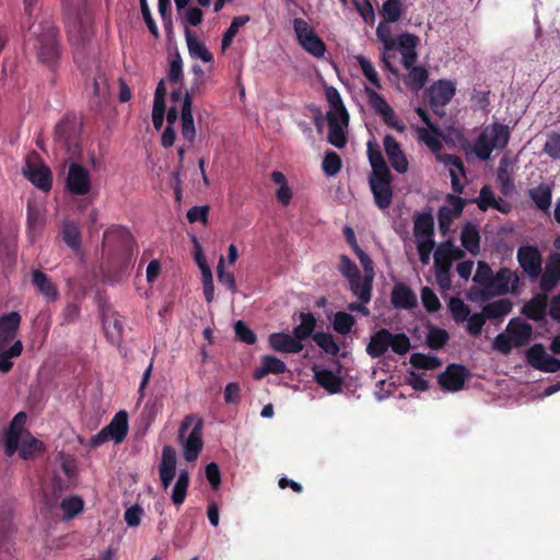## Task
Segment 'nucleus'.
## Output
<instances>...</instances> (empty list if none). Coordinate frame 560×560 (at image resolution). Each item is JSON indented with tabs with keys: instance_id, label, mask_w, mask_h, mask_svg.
Returning a JSON list of instances; mask_svg holds the SVG:
<instances>
[{
	"instance_id": "10",
	"label": "nucleus",
	"mask_w": 560,
	"mask_h": 560,
	"mask_svg": "<svg viewBox=\"0 0 560 560\" xmlns=\"http://www.w3.org/2000/svg\"><path fill=\"white\" fill-rule=\"evenodd\" d=\"M292 26L298 44L313 57L323 58L326 46L310 22L302 18H295L292 21Z\"/></svg>"
},
{
	"instance_id": "40",
	"label": "nucleus",
	"mask_w": 560,
	"mask_h": 560,
	"mask_svg": "<svg viewBox=\"0 0 560 560\" xmlns=\"http://www.w3.org/2000/svg\"><path fill=\"white\" fill-rule=\"evenodd\" d=\"M460 242L467 252L476 256L480 249V235L477 228L471 223L465 224L460 233Z\"/></svg>"
},
{
	"instance_id": "45",
	"label": "nucleus",
	"mask_w": 560,
	"mask_h": 560,
	"mask_svg": "<svg viewBox=\"0 0 560 560\" xmlns=\"http://www.w3.org/2000/svg\"><path fill=\"white\" fill-rule=\"evenodd\" d=\"M185 35L188 51L192 58L200 59L203 62H211L213 60L212 54L205 46V44L195 38L188 30L186 31Z\"/></svg>"
},
{
	"instance_id": "55",
	"label": "nucleus",
	"mask_w": 560,
	"mask_h": 560,
	"mask_svg": "<svg viewBox=\"0 0 560 560\" xmlns=\"http://www.w3.org/2000/svg\"><path fill=\"white\" fill-rule=\"evenodd\" d=\"M62 238L73 249H79L81 237L79 228L73 222H65L62 225Z\"/></svg>"
},
{
	"instance_id": "9",
	"label": "nucleus",
	"mask_w": 560,
	"mask_h": 560,
	"mask_svg": "<svg viewBox=\"0 0 560 560\" xmlns=\"http://www.w3.org/2000/svg\"><path fill=\"white\" fill-rule=\"evenodd\" d=\"M388 348L398 354H406L410 349V340L405 334H392L382 328L371 337L366 352L372 358H380Z\"/></svg>"
},
{
	"instance_id": "59",
	"label": "nucleus",
	"mask_w": 560,
	"mask_h": 560,
	"mask_svg": "<svg viewBox=\"0 0 560 560\" xmlns=\"http://www.w3.org/2000/svg\"><path fill=\"white\" fill-rule=\"evenodd\" d=\"M410 362L418 369L433 370L441 365V361L435 355H428L423 353H413Z\"/></svg>"
},
{
	"instance_id": "31",
	"label": "nucleus",
	"mask_w": 560,
	"mask_h": 560,
	"mask_svg": "<svg viewBox=\"0 0 560 560\" xmlns=\"http://www.w3.org/2000/svg\"><path fill=\"white\" fill-rule=\"evenodd\" d=\"M463 250L451 242L442 243L434 252V267L451 268L453 260L463 257Z\"/></svg>"
},
{
	"instance_id": "6",
	"label": "nucleus",
	"mask_w": 560,
	"mask_h": 560,
	"mask_svg": "<svg viewBox=\"0 0 560 560\" xmlns=\"http://www.w3.org/2000/svg\"><path fill=\"white\" fill-rule=\"evenodd\" d=\"M202 428L203 421L197 415L186 416L179 427L178 442L187 462H195L203 447Z\"/></svg>"
},
{
	"instance_id": "60",
	"label": "nucleus",
	"mask_w": 560,
	"mask_h": 560,
	"mask_svg": "<svg viewBox=\"0 0 560 560\" xmlns=\"http://www.w3.org/2000/svg\"><path fill=\"white\" fill-rule=\"evenodd\" d=\"M405 69L408 71L410 85L415 89H421L428 79L427 70L423 67H417L416 65Z\"/></svg>"
},
{
	"instance_id": "14",
	"label": "nucleus",
	"mask_w": 560,
	"mask_h": 560,
	"mask_svg": "<svg viewBox=\"0 0 560 560\" xmlns=\"http://www.w3.org/2000/svg\"><path fill=\"white\" fill-rule=\"evenodd\" d=\"M339 271L346 277L350 283V289L360 302L369 303L371 300V293L369 292L368 298L362 294L364 287V279L360 276L359 269L351 259L345 255L340 257Z\"/></svg>"
},
{
	"instance_id": "46",
	"label": "nucleus",
	"mask_w": 560,
	"mask_h": 560,
	"mask_svg": "<svg viewBox=\"0 0 560 560\" xmlns=\"http://www.w3.org/2000/svg\"><path fill=\"white\" fill-rule=\"evenodd\" d=\"M547 308V295L535 296L524 305L523 313L530 319L540 320L545 317Z\"/></svg>"
},
{
	"instance_id": "30",
	"label": "nucleus",
	"mask_w": 560,
	"mask_h": 560,
	"mask_svg": "<svg viewBox=\"0 0 560 560\" xmlns=\"http://www.w3.org/2000/svg\"><path fill=\"white\" fill-rule=\"evenodd\" d=\"M506 332L510 335L514 347H522L530 340L533 329L525 320L513 318L508 324Z\"/></svg>"
},
{
	"instance_id": "16",
	"label": "nucleus",
	"mask_w": 560,
	"mask_h": 560,
	"mask_svg": "<svg viewBox=\"0 0 560 560\" xmlns=\"http://www.w3.org/2000/svg\"><path fill=\"white\" fill-rule=\"evenodd\" d=\"M369 184L373 194L374 202L381 210H386L393 199L392 175L370 176Z\"/></svg>"
},
{
	"instance_id": "44",
	"label": "nucleus",
	"mask_w": 560,
	"mask_h": 560,
	"mask_svg": "<svg viewBox=\"0 0 560 560\" xmlns=\"http://www.w3.org/2000/svg\"><path fill=\"white\" fill-rule=\"evenodd\" d=\"M189 472L187 469H182L172 489L171 499L175 505H182L186 499L187 490L189 487Z\"/></svg>"
},
{
	"instance_id": "24",
	"label": "nucleus",
	"mask_w": 560,
	"mask_h": 560,
	"mask_svg": "<svg viewBox=\"0 0 560 560\" xmlns=\"http://www.w3.org/2000/svg\"><path fill=\"white\" fill-rule=\"evenodd\" d=\"M518 276L515 271L503 268L491 280L488 293L492 295H501L514 292L518 284Z\"/></svg>"
},
{
	"instance_id": "35",
	"label": "nucleus",
	"mask_w": 560,
	"mask_h": 560,
	"mask_svg": "<svg viewBox=\"0 0 560 560\" xmlns=\"http://www.w3.org/2000/svg\"><path fill=\"white\" fill-rule=\"evenodd\" d=\"M417 295L405 284H396L392 292L395 307L410 310L417 306Z\"/></svg>"
},
{
	"instance_id": "52",
	"label": "nucleus",
	"mask_w": 560,
	"mask_h": 560,
	"mask_svg": "<svg viewBox=\"0 0 560 560\" xmlns=\"http://www.w3.org/2000/svg\"><path fill=\"white\" fill-rule=\"evenodd\" d=\"M478 207L481 210H487L488 208H495L500 211H504L503 207L501 206L502 200L497 199L491 188L488 186H485L479 194V197L477 199Z\"/></svg>"
},
{
	"instance_id": "27",
	"label": "nucleus",
	"mask_w": 560,
	"mask_h": 560,
	"mask_svg": "<svg viewBox=\"0 0 560 560\" xmlns=\"http://www.w3.org/2000/svg\"><path fill=\"white\" fill-rule=\"evenodd\" d=\"M517 259L529 277H537L541 270V256L537 248L523 246L517 252Z\"/></svg>"
},
{
	"instance_id": "4",
	"label": "nucleus",
	"mask_w": 560,
	"mask_h": 560,
	"mask_svg": "<svg viewBox=\"0 0 560 560\" xmlns=\"http://www.w3.org/2000/svg\"><path fill=\"white\" fill-rule=\"evenodd\" d=\"M417 133L419 141L423 142L435 154L436 160L447 167L452 179L453 190L460 194L463 191L460 177L465 174L462 160L452 154L440 153L443 148V143L433 126H429L428 128L418 127Z\"/></svg>"
},
{
	"instance_id": "32",
	"label": "nucleus",
	"mask_w": 560,
	"mask_h": 560,
	"mask_svg": "<svg viewBox=\"0 0 560 560\" xmlns=\"http://www.w3.org/2000/svg\"><path fill=\"white\" fill-rule=\"evenodd\" d=\"M560 280V254H553L549 257L545 271L540 279V288L544 291H550Z\"/></svg>"
},
{
	"instance_id": "28",
	"label": "nucleus",
	"mask_w": 560,
	"mask_h": 560,
	"mask_svg": "<svg viewBox=\"0 0 560 560\" xmlns=\"http://www.w3.org/2000/svg\"><path fill=\"white\" fill-rule=\"evenodd\" d=\"M268 343L277 352L299 353L303 350V343L296 340L294 335L285 332H272L269 335Z\"/></svg>"
},
{
	"instance_id": "25",
	"label": "nucleus",
	"mask_w": 560,
	"mask_h": 560,
	"mask_svg": "<svg viewBox=\"0 0 560 560\" xmlns=\"http://www.w3.org/2000/svg\"><path fill=\"white\" fill-rule=\"evenodd\" d=\"M469 373L465 366L451 364L445 372L439 376V384L447 390L457 392L463 388Z\"/></svg>"
},
{
	"instance_id": "43",
	"label": "nucleus",
	"mask_w": 560,
	"mask_h": 560,
	"mask_svg": "<svg viewBox=\"0 0 560 560\" xmlns=\"http://www.w3.org/2000/svg\"><path fill=\"white\" fill-rule=\"evenodd\" d=\"M270 177L271 180L278 186V189L276 190L277 200L281 205L288 206L292 200L293 194L284 174L276 171L271 173Z\"/></svg>"
},
{
	"instance_id": "51",
	"label": "nucleus",
	"mask_w": 560,
	"mask_h": 560,
	"mask_svg": "<svg viewBox=\"0 0 560 560\" xmlns=\"http://www.w3.org/2000/svg\"><path fill=\"white\" fill-rule=\"evenodd\" d=\"M248 21L249 16H237L232 20L229 28L225 31L222 37L221 48L223 51L230 47L241 26L246 24Z\"/></svg>"
},
{
	"instance_id": "63",
	"label": "nucleus",
	"mask_w": 560,
	"mask_h": 560,
	"mask_svg": "<svg viewBox=\"0 0 560 560\" xmlns=\"http://www.w3.org/2000/svg\"><path fill=\"white\" fill-rule=\"evenodd\" d=\"M354 7L366 24L373 25L375 22L374 7L370 0H353Z\"/></svg>"
},
{
	"instance_id": "13",
	"label": "nucleus",
	"mask_w": 560,
	"mask_h": 560,
	"mask_svg": "<svg viewBox=\"0 0 560 560\" xmlns=\"http://www.w3.org/2000/svg\"><path fill=\"white\" fill-rule=\"evenodd\" d=\"M364 92L368 96L369 104L375 113L383 119V121L390 128L399 132L405 131V125L397 118L394 109L389 106L386 100L371 88L364 86Z\"/></svg>"
},
{
	"instance_id": "17",
	"label": "nucleus",
	"mask_w": 560,
	"mask_h": 560,
	"mask_svg": "<svg viewBox=\"0 0 560 560\" xmlns=\"http://www.w3.org/2000/svg\"><path fill=\"white\" fill-rule=\"evenodd\" d=\"M455 94V85L451 81L440 80L433 83L428 91V98L431 108L442 115L443 112L440 109L447 104Z\"/></svg>"
},
{
	"instance_id": "54",
	"label": "nucleus",
	"mask_w": 560,
	"mask_h": 560,
	"mask_svg": "<svg viewBox=\"0 0 560 560\" xmlns=\"http://www.w3.org/2000/svg\"><path fill=\"white\" fill-rule=\"evenodd\" d=\"M450 312L457 323L465 322L470 315V308L463 300L458 298H452L448 302Z\"/></svg>"
},
{
	"instance_id": "57",
	"label": "nucleus",
	"mask_w": 560,
	"mask_h": 560,
	"mask_svg": "<svg viewBox=\"0 0 560 560\" xmlns=\"http://www.w3.org/2000/svg\"><path fill=\"white\" fill-rule=\"evenodd\" d=\"M167 74L170 82H182L184 77L183 59L178 52H175L172 56H170Z\"/></svg>"
},
{
	"instance_id": "53",
	"label": "nucleus",
	"mask_w": 560,
	"mask_h": 560,
	"mask_svg": "<svg viewBox=\"0 0 560 560\" xmlns=\"http://www.w3.org/2000/svg\"><path fill=\"white\" fill-rule=\"evenodd\" d=\"M354 323L355 319L351 314L338 312L335 314L332 327L338 334L347 335L351 331Z\"/></svg>"
},
{
	"instance_id": "3",
	"label": "nucleus",
	"mask_w": 560,
	"mask_h": 560,
	"mask_svg": "<svg viewBox=\"0 0 560 560\" xmlns=\"http://www.w3.org/2000/svg\"><path fill=\"white\" fill-rule=\"evenodd\" d=\"M325 95L329 104V110L326 114L329 129L328 142L341 149L347 142L346 132L349 125V115L336 88H326Z\"/></svg>"
},
{
	"instance_id": "21",
	"label": "nucleus",
	"mask_w": 560,
	"mask_h": 560,
	"mask_svg": "<svg viewBox=\"0 0 560 560\" xmlns=\"http://www.w3.org/2000/svg\"><path fill=\"white\" fill-rule=\"evenodd\" d=\"M390 22H386L385 20L380 22L376 27V37L378 42L382 44V61L386 69L390 72H396L390 62V52L396 48V38H394L392 34V28L389 26Z\"/></svg>"
},
{
	"instance_id": "61",
	"label": "nucleus",
	"mask_w": 560,
	"mask_h": 560,
	"mask_svg": "<svg viewBox=\"0 0 560 560\" xmlns=\"http://www.w3.org/2000/svg\"><path fill=\"white\" fill-rule=\"evenodd\" d=\"M83 500L79 497H69L61 502V509L67 518H72L83 510Z\"/></svg>"
},
{
	"instance_id": "41",
	"label": "nucleus",
	"mask_w": 560,
	"mask_h": 560,
	"mask_svg": "<svg viewBox=\"0 0 560 560\" xmlns=\"http://www.w3.org/2000/svg\"><path fill=\"white\" fill-rule=\"evenodd\" d=\"M402 0H382L378 8L380 14L386 22H398L404 14Z\"/></svg>"
},
{
	"instance_id": "58",
	"label": "nucleus",
	"mask_w": 560,
	"mask_h": 560,
	"mask_svg": "<svg viewBox=\"0 0 560 560\" xmlns=\"http://www.w3.org/2000/svg\"><path fill=\"white\" fill-rule=\"evenodd\" d=\"M322 167L326 176H335L341 170L340 156L335 152H327L324 156Z\"/></svg>"
},
{
	"instance_id": "12",
	"label": "nucleus",
	"mask_w": 560,
	"mask_h": 560,
	"mask_svg": "<svg viewBox=\"0 0 560 560\" xmlns=\"http://www.w3.org/2000/svg\"><path fill=\"white\" fill-rule=\"evenodd\" d=\"M128 432V416L126 411H119L112 421L91 439L93 446H98L107 441L116 444L122 442Z\"/></svg>"
},
{
	"instance_id": "42",
	"label": "nucleus",
	"mask_w": 560,
	"mask_h": 560,
	"mask_svg": "<svg viewBox=\"0 0 560 560\" xmlns=\"http://www.w3.org/2000/svg\"><path fill=\"white\" fill-rule=\"evenodd\" d=\"M354 252L364 270L363 279L365 289L363 290L362 294H364V296L368 298L369 292L371 293L372 291V282L374 279L373 261L370 258V256L366 253H364L361 248H359L357 245H354Z\"/></svg>"
},
{
	"instance_id": "56",
	"label": "nucleus",
	"mask_w": 560,
	"mask_h": 560,
	"mask_svg": "<svg viewBox=\"0 0 560 560\" xmlns=\"http://www.w3.org/2000/svg\"><path fill=\"white\" fill-rule=\"evenodd\" d=\"M313 340L328 354L336 355L340 350L334 337L328 332H316L313 335Z\"/></svg>"
},
{
	"instance_id": "5",
	"label": "nucleus",
	"mask_w": 560,
	"mask_h": 560,
	"mask_svg": "<svg viewBox=\"0 0 560 560\" xmlns=\"http://www.w3.org/2000/svg\"><path fill=\"white\" fill-rule=\"evenodd\" d=\"M65 20L69 39L73 44H82L93 35L92 15L81 0L66 2Z\"/></svg>"
},
{
	"instance_id": "34",
	"label": "nucleus",
	"mask_w": 560,
	"mask_h": 560,
	"mask_svg": "<svg viewBox=\"0 0 560 560\" xmlns=\"http://www.w3.org/2000/svg\"><path fill=\"white\" fill-rule=\"evenodd\" d=\"M315 381L330 394L340 392L341 378L330 370L320 369L317 366L313 368Z\"/></svg>"
},
{
	"instance_id": "49",
	"label": "nucleus",
	"mask_w": 560,
	"mask_h": 560,
	"mask_svg": "<svg viewBox=\"0 0 560 560\" xmlns=\"http://www.w3.org/2000/svg\"><path fill=\"white\" fill-rule=\"evenodd\" d=\"M529 197L539 209L546 211L551 205V188L547 184H540L529 190Z\"/></svg>"
},
{
	"instance_id": "64",
	"label": "nucleus",
	"mask_w": 560,
	"mask_h": 560,
	"mask_svg": "<svg viewBox=\"0 0 560 560\" xmlns=\"http://www.w3.org/2000/svg\"><path fill=\"white\" fill-rule=\"evenodd\" d=\"M542 152L552 160H560V133L552 132L548 135Z\"/></svg>"
},
{
	"instance_id": "8",
	"label": "nucleus",
	"mask_w": 560,
	"mask_h": 560,
	"mask_svg": "<svg viewBox=\"0 0 560 560\" xmlns=\"http://www.w3.org/2000/svg\"><path fill=\"white\" fill-rule=\"evenodd\" d=\"M28 40L32 43L42 61L50 62L57 58V31L50 22H45L38 26H32L31 38Z\"/></svg>"
},
{
	"instance_id": "38",
	"label": "nucleus",
	"mask_w": 560,
	"mask_h": 560,
	"mask_svg": "<svg viewBox=\"0 0 560 560\" xmlns=\"http://www.w3.org/2000/svg\"><path fill=\"white\" fill-rule=\"evenodd\" d=\"M285 363L275 355H265L261 359L260 366L254 372V376L257 380L262 378L267 374H281L285 372Z\"/></svg>"
},
{
	"instance_id": "22",
	"label": "nucleus",
	"mask_w": 560,
	"mask_h": 560,
	"mask_svg": "<svg viewBox=\"0 0 560 560\" xmlns=\"http://www.w3.org/2000/svg\"><path fill=\"white\" fill-rule=\"evenodd\" d=\"M383 145L392 167L398 173H406L409 163L397 140L392 135H386L383 139Z\"/></svg>"
},
{
	"instance_id": "29",
	"label": "nucleus",
	"mask_w": 560,
	"mask_h": 560,
	"mask_svg": "<svg viewBox=\"0 0 560 560\" xmlns=\"http://www.w3.org/2000/svg\"><path fill=\"white\" fill-rule=\"evenodd\" d=\"M182 137L191 143L196 137V129L192 117L191 93L186 92L180 106Z\"/></svg>"
},
{
	"instance_id": "26",
	"label": "nucleus",
	"mask_w": 560,
	"mask_h": 560,
	"mask_svg": "<svg viewBox=\"0 0 560 560\" xmlns=\"http://www.w3.org/2000/svg\"><path fill=\"white\" fill-rule=\"evenodd\" d=\"M434 219L431 213L423 212L415 215L413 235L416 244L434 243Z\"/></svg>"
},
{
	"instance_id": "11",
	"label": "nucleus",
	"mask_w": 560,
	"mask_h": 560,
	"mask_svg": "<svg viewBox=\"0 0 560 560\" xmlns=\"http://www.w3.org/2000/svg\"><path fill=\"white\" fill-rule=\"evenodd\" d=\"M22 173L38 189L43 191L50 190L52 184L51 172L39 154L32 152L26 155Z\"/></svg>"
},
{
	"instance_id": "18",
	"label": "nucleus",
	"mask_w": 560,
	"mask_h": 560,
	"mask_svg": "<svg viewBox=\"0 0 560 560\" xmlns=\"http://www.w3.org/2000/svg\"><path fill=\"white\" fill-rule=\"evenodd\" d=\"M419 42V37L410 33H402L396 38L395 49H397L401 56L404 68L416 65L418 60L417 47Z\"/></svg>"
},
{
	"instance_id": "20",
	"label": "nucleus",
	"mask_w": 560,
	"mask_h": 560,
	"mask_svg": "<svg viewBox=\"0 0 560 560\" xmlns=\"http://www.w3.org/2000/svg\"><path fill=\"white\" fill-rule=\"evenodd\" d=\"M465 201L457 196H448L446 205L440 208L438 213L439 228L446 233L451 224L457 219L464 209Z\"/></svg>"
},
{
	"instance_id": "23",
	"label": "nucleus",
	"mask_w": 560,
	"mask_h": 560,
	"mask_svg": "<svg viewBox=\"0 0 560 560\" xmlns=\"http://www.w3.org/2000/svg\"><path fill=\"white\" fill-rule=\"evenodd\" d=\"M177 464V454L174 447L165 445L162 450L161 462L159 464V476L164 490L171 486Z\"/></svg>"
},
{
	"instance_id": "15",
	"label": "nucleus",
	"mask_w": 560,
	"mask_h": 560,
	"mask_svg": "<svg viewBox=\"0 0 560 560\" xmlns=\"http://www.w3.org/2000/svg\"><path fill=\"white\" fill-rule=\"evenodd\" d=\"M528 363L542 372L555 373L560 371V360L549 355L540 343H536L526 351Z\"/></svg>"
},
{
	"instance_id": "33",
	"label": "nucleus",
	"mask_w": 560,
	"mask_h": 560,
	"mask_svg": "<svg viewBox=\"0 0 560 560\" xmlns=\"http://www.w3.org/2000/svg\"><path fill=\"white\" fill-rule=\"evenodd\" d=\"M32 283L37 291L48 301H56L58 298V289L55 283L40 270L33 271Z\"/></svg>"
},
{
	"instance_id": "48",
	"label": "nucleus",
	"mask_w": 560,
	"mask_h": 560,
	"mask_svg": "<svg viewBox=\"0 0 560 560\" xmlns=\"http://www.w3.org/2000/svg\"><path fill=\"white\" fill-rule=\"evenodd\" d=\"M512 172H513L512 164L508 161V159H502L500 161V166L498 170L497 177H498V182L501 187V191L504 195L511 194L514 189Z\"/></svg>"
},
{
	"instance_id": "39",
	"label": "nucleus",
	"mask_w": 560,
	"mask_h": 560,
	"mask_svg": "<svg viewBox=\"0 0 560 560\" xmlns=\"http://www.w3.org/2000/svg\"><path fill=\"white\" fill-rule=\"evenodd\" d=\"M354 59L369 82V85L366 86L373 89L374 91L382 89L381 78L373 62L362 55L354 56Z\"/></svg>"
},
{
	"instance_id": "47",
	"label": "nucleus",
	"mask_w": 560,
	"mask_h": 560,
	"mask_svg": "<svg viewBox=\"0 0 560 560\" xmlns=\"http://www.w3.org/2000/svg\"><path fill=\"white\" fill-rule=\"evenodd\" d=\"M300 324L294 327L293 335L302 342V340L313 336V331L316 327V319L312 313H301L300 315Z\"/></svg>"
},
{
	"instance_id": "62",
	"label": "nucleus",
	"mask_w": 560,
	"mask_h": 560,
	"mask_svg": "<svg viewBox=\"0 0 560 560\" xmlns=\"http://www.w3.org/2000/svg\"><path fill=\"white\" fill-rule=\"evenodd\" d=\"M494 278L492 275L491 268L483 261H479L477 266V271L474 276V281L480 285H482L486 291H488L491 280Z\"/></svg>"
},
{
	"instance_id": "37",
	"label": "nucleus",
	"mask_w": 560,
	"mask_h": 560,
	"mask_svg": "<svg viewBox=\"0 0 560 560\" xmlns=\"http://www.w3.org/2000/svg\"><path fill=\"white\" fill-rule=\"evenodd\" d=\"M368 158L372 167L370 176H387L390 174L378 145L368 142Z\"/></svg>"
},
{
	"instance_id": "19",
	"label": "nucleus",
	"mask_w": 560,
	"mask_h": 560,
	"mask_svg": "<svg viewBox=\"0 0 560 560\" xmlns=\"http://www.w3.org/2000/svg\"><path fill=\"white\" fill-rule=\"evenodd\" d=\"M67 187L72 194L85 195L91 189V176L86 168L72 163L69 166Z\"/></svg>"
},
{
	"instance_id": "36",
	"label": "nucleus",
	"mask_w": 560,
	"mask_h": 560,
	"mask_svg": "<svg viewBox=\"0 0 560 560\" xmlns=\"http://www.w3.org/2000/svg\"><path fill=\"white\" fill-rule=\"evenodd\" d=\"M45 224V208L43 205L28 201L27 226L30 234L36 236Z\"/></svg>"
},
{
	"instance_id": "1",
	"label": "nucleus",
	"mask_w": 560,
	"mask_h": 560,
	"mask_svg": "<svg viewBox=\"0 0 560 560\" xmlns=\"http://www.w3.org/2000/svg\"><path fill=\"white\" fill-rule=\"evenodd\" d=\"M26 415L19 412L11 421L4 436L5 454L12 456L16 451L23 459H32L44 451L43 443L24 430Z\"/></svg>"
},
{
	"instance_id": "7",
	"label": "nucleus",
	"mask_w": 560,
	"mask_h": 560,
	"mask_svg": "<svg viewBox=\"0 0 560 560\" xmlns=\"http://www.w3.org/2000/svg\"><path fill=\"white\" fill-rule=\"evenodd\" d=\"M510 139V129L502 124H491L483 128L474 143V152L480 160H488L493 150L503 149Z\"/></svg>"
},
{
	"instance_id": "50",
	"label": "nucleus",
	"mask_w": 560,
	"mask_h": 560,
	"mask_svg": "<svg viewBox=\"0 0 560 560\" xmlns=\"http://www.w3.org/2000/svg\"><path fill=\"white\" fill-rule=\"evenodd\" d=\"M512 310V304L509 300H498L492 303L487 304L483 307V314L487 318H499L509 314Z\"/></svg>"
},
{
	"instance_id": "2",
	"label": "nucleus",
	"mask_w": 560,
	"mask_h": 560,
	"mask_svg": "<svg viewBox=\"0 0 560 560\" xmlns=\"http://www.w3.org/2000/svg\"><path fill=\"white\" fill-rule=\"evenodd\" d=\"M21 324L18 312H10L0 316V372L7 373L12 366V359L21 355L23 343L16 339Z\"/></svg>"
}]
</instances>
